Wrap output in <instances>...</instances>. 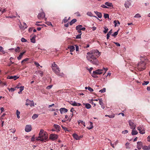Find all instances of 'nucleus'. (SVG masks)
I'll return each mask as SVG.
<instances>
[{"mask_svg":"<svg viewBox=\"0 0 150 150\" xmlns=\"http://www.w3.org/2000/svg\"><path fill=\"white\" fill-rule=\"evenodd\" d=\"M142 143L141 142H137V148L139 149H140L142 146Z\"/></svg>","mask_w":150,"mask_h":150,"instance_id":"11","label":"nucleus"},{"mask_svg":"<svg viewBox=\"0 0 150 150\" xmlns=\"http://www.w3.org/2000/svg\"><path fill=\"white\" fill-rule=\"evenodd\" d=\"M129 123L130 128L132 129V131H135L134 130L135 128L136 125L133 122L132 120H129Z\"/></svg>","mask_w":150,"mask_h":150,"instance_id":"5","label":"nucleus"},{"mask_svg":"<svg viewBox=\"0 0 150 150\" xmlns=\"http://www.w3.org/2000/svg\"><path fill=\"white\" fill-rule=\"evenodd\" d=\"M36 37V36L35 35H34L32 37L31 36H30V39L31 42L33 43H35V38Z\"/></svg>","mask_w":150,"mask_h":150,"instance_id":"10","label":"nucleus"},{"mask_svg":"<svg viewBox=\"0 0 150 150\" xmlns=\"http://www.w3.org/2000/svg\"><path fill=\"white\" fill-rule=\"evenodd\" d=\"M104 28L105 30L103 31V32L104 33H107V32H108V29L106 26H105V27H104Z\"/></svg>","mask_w":150,"mask_h":150,"instance_id":"31","label":"nucleus"},{"mask_svg":"<svg viewBox=\"0 0 150 150\" xmlns=\"http://www.w3.org/2000/svg\"><path fill=\"white\" fill-rule=\"evenodd\" d=\"M76 105H75V106H81V103H77L76 102Z\"/></svg>","mask_w":150,"mask_h":150,"instance_id":"62","label":"nucleus"},{"mask_svg":"<svg viewBox=\"0 0 150 150\" xmlns=\"http://www.w3.org/2000/svg\"><path fill=\"white\" fill-rule=\"evenodd\" d=\"M104 17L105 18H109V15L108 14L104 13Z\"/></svg>","mask_w":150,"mask_h":150,"instance_id":"38","label":"nucleus"},{"mask_svg":"<svg viewBox=\"0 0 150 150\" xmlns=\"http://www.w3.org/2000/svg\"><path fill=\"white\" fill-rule=\"evenodd\" d=\"M94 12L98 16V18H101L102 17V14L101 13L98 12L97 11H95Z\"/></svg>","mask_w":150,"mask_h":150,"instance_id":"15","label":"nucleus"},{"mask_svg":"<svg viewBox=\"0 0 150 150\" xmlns=\"http://www.w3.org/2000/svg\"><path fill=\"white\" fill-rule=\"evenodd\" d=\"M114 22L115 23V27L118 26L120 24V23L118 20H115L114 21Z\"/></svg>","mask_w":150,"mask_h":150,"instance_id":"19","label":"nucleus"},{"mask_svg":"<svg viewBox=\"0 0 150 150\" xmlns=\"http://www.w3.org/2000/svg\"><path fill=\"white\" fill-rule=\"evenodd\" d=\"M3 48L2 47H0V51H1L2 52H3L4 53H5L4 51L3 50Z\"/></svg>","mask_w":150,"mask_h":150,"instance_id":"51","label":"nucleus"},{"mask_svg":"<svg viewBox=\"0 0 150 150\" xmlns=\"http://www.w3.org/2000/svg\"><path fill=\"white\" fill-rule=\"evenodd\" d=\"M77 21V20L76 19H74L72 20L70 23V25H72L73 24L75 23Z\"/></svg>","mask_w":150,"mask_h":150,"instance_id":"25","label":"nucleus"},{"mask_svg":"<svg viewBox=\"0 0 150 150\" xmlns=\"http://www.w3.org/2000/svg\"><path fill=\"white\" fill-rule=\"evenodd\" d=\"M19 77L17 76H8L7 78L9 79H13L15 80L18 78Z\"/></svg>","mask_w":150,"mask_h":150,"instance_id":"12","label":"nucleus"},{"mask_svg":"<svg viewBox=\"0 0 150 150\" xmlns=\"http://www.w3.org/2000/svg\"><path fill=\"white\" fill-rule=\"evenodd\" d=\"M25 52H24L20 53L18 57V60H20L21 59L23 54L25 53Z\"/></svg>","mask_w":150,"mask_h":150,"instance_id":"21","label":"nucleus"},{"mask_svg":"<svg viewBox=\"0 0 150 150\" xmlns=\"http://www.w3.org/2000/svg\"><path fill=\"white\" fill-rule=\"evenodd\" d=\"M72 136L76 140H78L79 139V136L76 134H72Z\"/></svg>","mask_w":150,"mask_h":150,"instance_id":"16","label":"nucleus"},{"mask_svg":"<svg viewBox=\"0 0 150 150\" xmlns=\"http://www.w3.org/2000/svg\"><path fill=\"white\" fill-rule=\"evenodd\" d=\"M147 140L148 142H150V135L149 136L147 137Z\"/></svg>","mask_w":150,"mask_h":150,"instance_id":"60","label":"nucleus"},{"mask_svg":"<svg viewBox=\"0 0 150 150\" xmlns=\"http://www.w3.org/2000/svg\"><path fill=\"white\" fill-rule=\"evenodd\" d=\"M15 90V89L14 88H11L10 89H9V91H11V92H13Z\"/></svg>","mask_w":150,"mask_h":150,"instance_id":"56","label":"nucleus"},{"mask_svg":"<svg viewBox=\"0 0 150 150\" xmlns=\"http://www.w3.org/2000/svg\"><path fill=\"white\" fill-rule=\"evenodd\" d=\"M38 117V115L37 114H34L32 116V118L33 120H34L37 118Z\"/></svg>","mask_w":150,"mask_h":150,"instance_id":"30","label":"nucleus"},{"mask_svg":"<svg viewBox=\"0 0 150 150\" xmlns=\"http://www.w3.org/2000/svg\"><path fill=\"white\" fill-rule=\"evenodd\" d=\"M52 87V85H50L48 86L47 87L46 89H50Z\"/></svg>","mask_w":150,"mask_h":150,"instance_id":"47","label":"nucleus"},{"mask_svg":"<svg viewBox=\"0 0 150 150\" xmlns=\"http://www.w3.org/2000/svg\"><path fill=\"white\" fill-rule=\"evenodd\" d=\"M149 81H144V83H143L142 84L143 85H147L149 83Z\"/></svg>","mask_w":150,"mask_h":150,"instance_id":"43","label":"nucleus"},{"mask_svg":"<svg viewBox=\"0 0 150 150\" xmlns=\"http://www.w3.org/2000/svg\"><path fill=\"white\" fill-rule=\"evenodd\" d=\"M41 22H36V23L35 24V25L38 26H39L40 25H40L39 24H38V23H41Z\"/></svg>","mask_w":150,"mask_h":150,"instance_id":"59","label":"nucleus"},{"mask_svg":"<svg viewBox=\"0 0 150 150\" xmlns=\"http://www.w3.org/2000/svg\"><path fill=\"white\" fill-rule=\"evenodd\" d=\"M119 30H118L117 31L115 32L114 33L112 34V36H113L114 37H115L118 34V32Z\"/></svg>","mask_w":150,"mask_h":150,"instance_id":"36","label":"nucleus"},{"mask_svg":"<svg viewBox=\"0 0 150 150\" xmlns=\"http://www.w3.org/2000/svg\"><path fill=\"white\" fill-rule=\"evenodd\" d=\"M20 48L19 47H17V48L15 49V51L16 52H19V50H20Z\"/></svg>","mask_w":150,"mask_h":150,"instance_id":"39","label":"nucleus"},{"mask_svg":"<svg viewBox=\"0 0 150 150\" xmlns=\"http://www.w3.org/2000/svg\"><path fill=\"white\" fill-rule=\"evenodd\" d=\"M146 64L145 61H141L138 63L137 68L139 71H142L145 69L146 68Z\"/></svg>","mask_w":150,"mask_h":150,"instance_id":"4","label":"nucleus"},{"mask_svg":"<svg viewBox=\"0 0 150 150\" xmlns=\"http://www.w3.org/2000/svg\"><path fill=\"white\" fill-rule=\"evenodd\" d=\"M54 127L57 130L60 131V126L57 125H54Z\"/></svg>","mask_w":150,"mask_h":150,"instance_id":"23","label":"nucleus"},{"mask_svg":"<svg viewBox=\"0 0 150 150\" xmlns=\"http://www.w3.org/2000/svg\"><path fill=\"white\" fill-rule=\"evenodd\" d=\"M69 103L73 106H75L76 102L75 101L73 102L72 101H69Z\"/></svg>","mask_w":150,"mask_h":150,"instance_id":"26","label":"nucleus"},{"mask_svg":"<svg viewBox=\"0 0 150 150\" xmlns=\"http://www.w3.org/2000/svg\"><path fill=\"white\" fill-rule=\"evenodd\" d=\"M59 110L61 114H63L64 113L68 111L67 109L65 108H61Z\"/></svg>","mask_w":150,"mask_h":150,"instance_id":"13","label":"nucleus"},{"mask_svg":"<svg viewBox=\"0 0 150 150\" xmlns=\"http://www.w3.org/2000/svg\"><path fill=\"white\" fill-rule=\"evenodd\" d=\"M83 104L84 105H85V107L87 109H90L91 108V105L89 103H86L85 104L84 103Z\"/></svg>","mask_w":150,"mask_h":150,"instance_id":"24","label":"nucleus"},{"mask_svg":"<svg viewBox=\"0 0 150 150\" xmlns=\"http://www.w3.org/2000/svg\"><path fill=\"white\" fill-rule=\"evenodd\" d=\"M98 100L99 101V104L100 103H102L103 102V100L101 98H98Z\"/></svg>","mask_w":150,"mask_h":150,"instance_id":"48","label":"nucleus"},{"mask_svg":"<svg viewBox=\"0 0 150 150\" xmlns=\"http://www.w3.org/2000/svg\"><path fill=\"white\" fill-rule=\"evenodd\" d=\"M96 75H97V74H93H93H92V76L94 78H97L98 77V76Z\"/></svg>","mask_w":150,"mask_h":150,"instance_id":"54","label":"nucleus"},{"mask_svg":"<svg viewBox=\"0 0 150 150\" xmlns=\"http://www.w3.org/2000/svg\"><path fill=\"white\" fill-rule=\"evenodd\" d=\"M106 88H103V89L100 90L99 92L101 93H103L105 92Z\"/></svg>","mask_w":150,"mask_h":150,"instance_id":"37","label":"nucleus"},{"mask_svg":"<svg viewBox=\"0 0 150 150\" xmlns=\"http://www.w3.org/2000/svg\"><path fill=\"white\" fill-rule=\"evenodd\" d=\"M37 74H40V76H42L43 75V72L41 71H38L37 72Z\"/></svg>","mask_w":150,"mask_h":150,"instance_id":"33","label":"nucleus"},{"mask_svg":"<svg viewBox=\"0 0 150 150\" xmlns=\"http://www.w3.org/2000/svg\"><path fill=\"white\" fill-rule=\"evenodd\" d=\"M68 21V20L67 18V17H66L63 20V22L64 23H67Z\"/></svg>","mask_w":150,"mask_h":150,"instance_id":"46","label":"nucleus"},{"mask_svg":"<svg viewBox=\"0 0 150 150\" xmlns=\"http://www.w3.org/2000/svg\"><path fill=\"white\" fill-rule=\"evenodd\" d=\"M32 129V127L30 125H27L25 126V131H30Z\"/></svg>","mask_w":150,"mask_h":150,"instance_id":"9","label":"nucleus"},{"mask_svg":"<svg viewBox=\"0 0 150 150\" xmlns=\"http://www.w3.org/2000/svg\"><path fill=\"white\" fill-rule=\"evenodd\" d=\"M82 33H81L80 34H78L76 36V39H79L81 38V35Z\"/></svg>","mask_w":150,"mask_h":150,"instance_id":"42","label":"nucleus"},{"mask_svg":"<svg viewBox=\"0 0 150 150\" xmlns=\"http://www.w3.org/2000/svg\"><path fill=\"white\" fill-rule=\"evenodd\" d=\"M100 55V52L98 50H93L87 53L86 58L91 63L96 65H98L99 62L97 58Z\"/></svg>","mask_w":150,"mask_h":150,"instance_id":"1","label":"nucleus"},{"mask_svg":"<svg viewBox=\"0 0 150 150\" xmlns=\"http://www.w3.org/2000/svg\"><path fill=\"white\" fill-rule=\"evenodd\" d=\"M138 132H132V135H135L137 134Z\"/></svg>","mask_w":150,"mask_h":150,"instance_id":"50","label":"nucleus"},{"mask_svg":"<svg viewBox=\"0 0 150 150\" xmlns=\"http://www.w3.org/2000/svg\"><path fill=\"white\" fill-rule=\"evenodd\" d=\"M130 3L128 1L126 2L125 4V6L126 8H129V6H130Z\"/></svg>","mask_w":150,"mask_h":150,"instance_id":"18","label":"nucleus"},{"mask_svg":"<svg viewBox=\"0 0 150 150\" xmlns=\"http://www.w3.org/2000/svg\"><path fill=\"white\" fill-rule=\"evenodd\" d=\"M68 48L70 49V52H72L75 50V47L73 46H71L68 47Z\"/></svg>","mask_w":150,"mask_h":150,"instance_id":"20","label":"nucleus"},{"mask_svg":"<svg viewBox=\"0 0 150 150\" xmlns=\"http://www.w3.org/2000/svg\"><path fill=\"white\" fill-rule=\"evenodd\" d=\"M88 89L90 92H92L93 91V89L90 87H88Z\"/></svg>","mask_w":150,"mask_h":150,"instance_id":"44","label":"nucleus"},{"mask_svg":"<svg viewBox=\"0 0 150 150\" xmlns=\"http://www.w3.org/2000/svg\"><path fill=\"white\" fill-rule=\"evenodd\" d=\"M47 138L48 135L46 132H40L38 140L45 142Z\"/></svg>","mask_w":150,"mask_h":150,"instance_id":"3","label":"nucleus"},{"mask_svg":"<svg viewBox=\"0 0 150 150\" xmlns=\"http://www.w3.org/2000/svg\"><path fill=\"white\" fill-rule=\"evenodd\" d=\"M103 69H98L96 70L95 71H93V74H97V75H100L102 74Z\"/></svg>","mask_w":150,"mask_h":150,"instance_id":"7","label":"nucleus"},{"mask_svg":"<svg viewBox=\"0 0 150 150\" xmlns=\"http://www.w3.org/2000/svg\"><path fill=\"white\" fill-rule=\"evenodd\" d=\"M101 7H102V8H108V7L107 6L105 5H104V4L102 5L101 6Z\"/></svg>","mask_w":150,"mask_h":150,"instance_id":"55","label":"nucleus"},{"mask_svg":"<svg viewBox=\"0 0 150 150\" xmlns=\"http://www.w3.org/2000/svg\"><path fill=\"white\" fill-rule=\"evenodd\" d=\"M105 4L107 6H109L110 7H112L113 5L111 3H110L108 2H106L105 3Z\"/></svg>","mask_w":150,"mask_h":150,"instance_id":"22","label":"nucleus"},{"mask_svg":"<svg viewBox=\"0 0 150 150\" xmlns=\"http://www.w3.org/2000/svg\"><path fill=\"white\" fill-rule=\"evenodd\" d=\"M134 17L135 18H139L141 17V16L139 13H137L135 15Z\"/></svg>","mask_w":150,"mask_h":150,"instance_id":"41","label":"nucleus"},{"mask_svg":"<svg viewBox=\"0 0 150 150\" xmlns=\"http://www.w3.org/2000/svg\"><path fill=\"white\" fill-rule=\"evenodd\" d=\"M52 69L54 72L58 76L61 77L64 76V75L63 73H60V69L57 65L54 62L52 64Z\"/></svg>","mask_w":150,"mask_h":150,"instance_id":"2","label":"nucleus"},{"mask_svg":"<svg viewBox=\"0 0 150 150\" xmlns=\"http://www.w3.org/2000/svg\"><path fill=\"white\" fill-rule=\"evenodd\" d=\"M47 24L48 25H52V26L51 23L50 22H47L45 23Z\"/></svg>","mask_w":150,"mask_h":150,"instance_id":"49","label":"nucleus"},{"mask_svg":"<svg viewBox=\"0 0 150 150\" xmlns=\"http://www.w3.org/2000/svg\"><path fill=\"white\" fill-rule=\"evenodd\" d=\"M82 27V26L81 25H79L78 26H76V30H81V28Z\"/></svg>","mask_w":150,"mask_h":150,"instance_id":"28","label":"nucleus"},{"mask_svg":"<svg viewBox=\"0 0 150 150\" xmlns=\"http://www.w3.org/2000/svg\"><path fill=\"white\" fill-rule=\"evenodd\" d=\"M79 48V47L77 45H76V51H78Z\"/></svg>","mask_w":150,"mask_h":150,"instance_id":"61","label":"nucleus"},{"mask_svg":"<svg viewBox=\"0 0 150 150\" xmlns=\"http://www.w3.org/2000/svg\"><path fill=\"white\" fill-rule=\"evenodd\" d=\"M24 87L23 86H21L19 88H20V91H22L24 89Z\"/></svg>","mask_w":150,"mask_h":150,"instance_id":"45","label":"nucleus"},{"mask_svg":"<svg viewBox=\"0 0 150 150\" xmlns=\"http://www.w3.org/2000/svg\"><path fill=\"white\" fill-rule=\"evenodd\" d=\"M45 16V14L44 12H42L39 14L38 16V18L39 19L43 18Z\"/></svg>","mask_w":150,"mask_h":150,"instance_id":"8","label":"nucleus"},{"mask_svg":"<svg viewBox=\"0 0 150 150\" xmlns=\"http://www.w3.org/2000/svg\"><path fill=\"white\" fill-rule=\"evenodd\" d=\"M137 129L139 131H145L144 127L142 126H139L137 127Z\"/></svg>","mask_w":150,"mask_h":150,"instance_id":"17","label":"nucleus"},{"mask_svg":"<svg viewBox=\"0 0 150 150\" xmlns=\"http://www.w3.org/2000/svg\"><path fill=\"white\" fill-rule=\"evenodd\" d=\"M16 114L17 118L19 119L20 118L19 115L20 114V112L18 111V110H16Z\"/></svg>","mask_w":150,"mask_h":150,"instance_id":"29","label":"nucleus"},{"mask_svg":"<svg viewBox=\"0 0 150 150\" xmlns=\"http://www.w3.org/2000/svg\"><path fill=\"white\" fill-rule=\"evenodd\" d=\"M62 128L64 129V130L65 131H69V130H67V128L66 127H64L63 126H62Z\"/></svg>","mask_w":150,"mask_h":150,"instance_id":"58","label":"nucleus"},{"mask_svg":"<svg viewBox=\"0 0 150 150\" xmlns=\"http://www.w3.org/2000/svg\"><path fill=\"white\" fill-rule=\"evenodd\" d=\"M34 63L35 65L37 67L40 66V64L38 62H35Z\"/></svg>","mask_w":150,"mask_h":150,"instance_id":"57","label":"nucleus"},{"mask_svg":"<svg viewBox=\"0 0 150 150\" xmlns=\"http://www.w3.org/2000/svg\"><path fill=\"white\" fill-rule=\"evenodd\" d=\"M87 14L88 16L91 17L93 16V14L91 12H88L87 13Z\"/></svg>","mask_w":150,"mask_h":150,"instance_id":"34","label":"nucleus"},{"mask_svg":"<svg viewBox=\"0 0 150 150\" xmlns=\"http://www.w3.org/2000/svg\"><path fill=\"white\" fill-rule=\"evenodd\" d=\"M103 70H104L105 71V73H106V71H107V70H108V69L107 68H103Z\"/></svg>","mask_w":150,"mask_h":150,"instance_id":"63","label":"nucleus"},{"mask_svg":"<svg viewBox=\"0 0 150 150\" xmlns=\"http://www.w3.org/2000/svg\"><path fill=\"white\" fill-rule=\"evenodd\" d=\"M114 43H115L117 47H120V44L118 42H114Z\"/></svg>","mask_w":150,"mask_h":150,"instance_id":"52","label":"nucleus"},{"mask_svg":"<svg viewBox=\"0 0 150 150\" xmlns=\"http://www.w3.org/2000/svg\"><path fill=\"white\" fill-rule=\"evenodd\" d=\"M26 101L27 102H28L29 103H30V105L31 107L34 106V103L33 100H30L28 99L26 100Z\"/></svg>","mask_w":150,"mask_h":150,"instance_id":"14","label":"nucleus"},{"mask_svg":"<svg viewBox=\"0 0 150 150\" xmlns=\"http://www.w3.org/2000/svg\"><path fill=\"white\" fill-rule=\"evenodd\" d=\"M28 58H26L24 59H23V60L22 61H21V63H23V62H26V61H28Z\"/></svg>","mask_w":150,"mask_h":150,"instance_id":"53","label":"nucleus"},{"mask_svg":"<svg viewBox=\"0 0 150 150\" xmlns=\"http://www.w3.org/2000/svg\"><path fill=\"white\" fill-rule=\"evenodd\" d=\"M89 123H90V125L89 127H87V128L89 129H90L93 127V123L91 122H89Z\"/></svg>","mask_w":150,"mask_h":150,"instance_id":"27","label":"nucleus"},{"mask_svg":"<svg viewBox=\"0 0 150 150\" xmlns=\"http://www.w3.org/2000/svg\"><path fill=\"white\" fill-rule=\"evenodd\" d=\"M105 117H109V118H113L114 117V115H105Z\"/></svg>","mask_w":150,"mask_h":150,"instance_id":"35","label":"nucleus"},{"mask_svg":"<svg viewBox=\"0 0 150 150\" xmlns=\"http://www.w3.org/2000/svg\"><path fill=\"white\" fill-rule=\"evenodd\" d=\"M142 149L144 150H149V146H143Z\"/></svg>","mask_w":150,"mask_h":150,"instance_id":"32","label":"nucleus"},{"mask_svg":"<svg viewBox=\"0 0 150 150\" xmlns=\"http://www.w3.org/2000/svg\"><path fill=\"white\" fill-rule=\"evenodd\" d=\"M58 136L55 134H52L50 136L49 139L52 141H54L58 138Z\"/></svg>","mask_w":150,"mask_h":150,"instance_id":"6","label":"nucleus"},{"mask_svg":"<svg viewBox=\"0 0 150 150\" xmlns=\"http://www.w3.org/2000/svg\"><path fill=\"white\" fill-rule=\"evenodd\" d=\"M21 41L22 42H27V40H26L23 38H21Z\"/></svg>","mask_w":150,"mask_h":150,"instance_id":"40","label":"nucleus"},{"mask_svg":"<svg viewBox=\"0 0 150 150\" xmlns=\"http://www.w3.org/2000/svg\"><path fill=\"white\" fill-rule=\"evenodd\" d=\"M110 35H109V34H108V33H107V39H108L109 38Z\"/></svg>","mask_w":150,"mask_h":150,"instance_id":"64","label":"nucleus"}]
</instances>
